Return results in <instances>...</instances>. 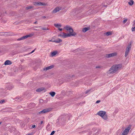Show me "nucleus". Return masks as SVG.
Segmentation results:
<instances>
[{
	"label": "nucleus",
	"mask_w": 135,
	"mask_h": 135,
	"mask_svg": "<svg viewBox=\"0 0 135 135\" xmlns=\"http://www.w3.org/2000/svg\"><path fill=\"white\" fill-rule=\"evenodd\" d=\"M122 67V64H118L112 66L108 71V74H113L115 73L119 69Z\"/></svg>",
	"instance_id": "nucleus-1"
},
{
	"label": "nucleus",
	"mask_w": 135,
	"mask_h": 135,
	"mask_svg": "<svg viewBox=\"0 0 135 135\" xmlns=\"http://www.w3.org/2000/svg\"><path fill=\"white\" fill-rule=\"evenodd\" d=\"M97 114L100 116L104 120H106L107 119V115L106 114L105 111H100Z\"/></svg>",
	"instance_id": "nucleus-2"
},
{
	"label": "nucleus",
	"mask_w": 135,
	"mask_h": 135,
	"mask_svg": "<svg viewBox=\"0 0 135 135\" xmlns=\"http://www.w3.org/2000/svg\"><path fill=\"white\" fill-rule=\"evenodd\" d=\"M52 110V108H49L43 109L42 111L39 112V114H43L49 112Z\"/></svg>",
	"instance_id": "nucleus-3"
},
{
	"label": "nucleus",
	"mask_w": 135,
	"mask_h": 135,
	"mask_svg": "<svg viewBox=\"0 0 135 135\" xmlns=\"http://www.w3.org/2000/svg\"><path fill=\"white\" fill-rule=\"evenodd\" d=\"M131 48V44H129L127 48H126V49L125 51V57H126L128 55L129 52V50Z\"/></svg>",
	"instance_id": "nucleus-4"
},
{
	"label": "nucleus",
	"mask_w": 135,
	"mask_h": 135,
	"mask_svg": "<svg viewBox=\"0 0 135 135\" xmlns=\"http://www.w3.org/2000/svg\"><path fill=\"white\" fill-rule=\"evenodd\" d=\"M32 36L31 35H26L23 36L20 38H18L17 39V41H21L27 38L28 37H31Z\"/></svg>",
	"instance_id": "nucleus-5"
},
{
	"label": "nucleus",
	"mask_w": 135,
	"mask_h": 135,
	"mask_svg": "<svg viewBox=\"0 0 135 135\" xmlns=\"http://www.w3.org/2000/svg\"><path fill=\"white\" fill-rule=\"evenodd\" d=\"M117 53L116 52H114L113 53L106 54V56L108 58L115 56L117 55Z\"/></svg>",
	"instance_id": "nucleus-6"
},
{
	"label": "nucleus",
	"mask_w": 135,
	"mask_h": 135,
	"mask_svg": "<svg viewBox=\"0 0 135 135\" xmlns=\"http://www.w3.org/2000/svg\"><path fill=\"white\" fill-rule=\"evenodd\" d=\"M34 4L36 6H45V3L40 2H34Z\"/></svg>",
	"instance_id": "nucleus-7"
},
{
	"label": "nucleus",
	"mask_w": 135,
	"mask_h": 135,
	"mask_svg": "<svg viewBox=\"0 0 135 135\" xmlns=\"http://www.w3.org/2000/svg\"><path fill=\"white\" fill-rule=\"evenodd\" d=\"M69 33H67V37H70L71 36H75L76 35V33L75 32H69Z\"/></svg>",
	"instance_id": "nucleus-8"
},
{
	"label": "nucleus",
	"mask_w": 135,
	"mask_h": 135,
	"mask_svg": "<svg viewBox=\"0 0 135 135\" xmlns=\"http://www.w3.org/2000/svg\"><path fill=\"white\" fill-rule=\"evenodd\" d=\"M65 29L69 31V32H73V30L71 27L69 26H66Z\"/></svg>",
	"instance_id": "nucleus-9"
},
{
	"label": "nucleus",
	"mask_w": 135,
	"mask_h": 135,
	"mask_svg": "<svg viewBox=\"0 0 135 135\" xmlns=\"http://www.w3.org/2000/svg\"><path fill=\"white\" fill-rule=\"evenodd\" d=\"M45 90L44 91H46L45 88L43 87H41L36 89V91L37 92H40L42 91Z\"/></svg>",
	"instance_id": "nucleus-10"
},
{
	"label": "nucleus",
	"mask_w": 135,
	"mask_h": 135,
	"mask_svg": "<svg viewBox=\"0 0 135 135\" xmlns=\"http://www.w3.org/2000/svg\"><path fill=\"white\" fill-rule=\"evenodd\" d=\"M60 10V9L58 7H56L52 11V13H55L59 11Z\"/></svg>",
	"instance_id": "nucleus-11"
},
{
	"label": "nucleus",
	"mask_w": 135,
	"mask_h": 135,
	"mask_svg": "<svg viewBox=\"0 0 135 135\" xmlns=\"http://www.w3.org/2000/svg\"><path fill=\"white\" fill-rule=\"evenodd\" d=\"M54 65H51L50 66L47 67L44 69V70L46 71L50 69L54 68Z\"/></svg>",
	"instance_id": "nucleus-12"
},
{
	"label": "nucleus",
	"mask_w": 135,
	"mask_h": 135,
	"mask_svg": "<svg viewBox=\"0 0 135 135\" xmlns=\"http://www.w3.org/2000/svg\"><path fill=\"white\" fill-rule=\"evenodd\" d=\"M12 62L9 60H7L4 63V64L5 65H9L11 64Z\"/></svg>",
	"instance_id": "nucleus-13"
},
{
	"label": "nucleus",
	"mask_w": 135,
	"mask_h": 135,
	"mask_svg": "<svg viewBox=\"0 0 135 135\" xmlns=\"http://www.w3.org/2000/svg\"><path fill=\"white\" fill-rule=\"evenodd\" d=\"M89 29L90 28L89 27H85L82 30V31L83 32H85L89 30Z\"/></svg>",
	"instance_id": "nucleus-14"
},
{
	"label": "nucleus",
	"mask_w": 135,
	"mask_h": 135,
	"mask_svg": "<svg viewBox=\"0 0 135 135\" xmlns=\"http://www.w3.org/2000/svg\"><path fill=\"white\" fill-rule=\"evenodd\" d=\"M13 86L12 85H9L6 88V90H10L13 89Z\"/></svg>",
	"instance_id": "nucleus-15"
},
{
	"label": "nucleus",
	"mask_w": 135,
	"mask_h": 135,
	"mask_svg": "<svg viewBox=\"0 0 135 135\" xmlns=\"http://www.w3.org/2000/svg\"><path fill=\"white\" fill-rule=\"evenodd\" d=\"M59 119L60 120H62L63 121H65V119H64V115H62L61 116H60L59 117Z\"/></svg>",
	"instance_id": "nucleus-16"
},
{
	"label": "nucleus",
	"mask_w": 135,
	"mask_h": 135,
	"mask_svg": "<svg viewBox=\"0 0 135 135\" xmlns=\"http://www.w3.org/2000/svg\"><path fill=\"white\" fill-rule=\"evenodd\" d=\"M54 26L55 27L57 28H59L61 27V25L59 23L54 24Z\"/></svg>",
	"instance_id": "nucleus-17"
},
{
	"label": "nucleus",
	"mask_w": 135,
	"mask_h": 135,
	"mask_svg": "<svg viewBox=\"0 0 135 135\" xmlns=\"http://www.w3.org/2000/svg\"><path fill=\"white\" fill-rule=\"evenodd\" d=\"M62 40L61 39L58 38L57 40H56L55 41V42L56 43H60L62 42Z\"/></svg>",
	"instance_id": "nucleus-18"
},
{
	"label": "nucleus",
	"mask_w": 135,
	"mask_h": 135,
	"mask_svg": "<svg viewBox=\"0 0 135 135\" xmlns=\"http://www.w3.org/2000/svg\"><path fill=\"white\" fill-rule=\"evenodd\" d=\"M55 92H51L49 94L52 97H54L55 94Z\"/></svg>",
	"instance_id": "nucleus-19"
},
{
	"label": "nucleus",
	"mask_w": 135,
	"mask_h": 135,
	"mask_svg": "<svg viewBox=\"0 0 135 135\" xmlns=\"http://www.w3.org/2000/svg\"><path fill=\"white\" fill-rule=\"evenodd\" d=\"M29 106L31 107H33L35 106V104L33 103H31L29 104Z\"/></svg>",
	"instance_id": "nucleus-20"
},
{
	"label": "nucleus",
	"mask_w": 135,
	"mask_h": 135,
	"mask_svg": "<svg viewBox=\"0 0 135 135\" xmlns=\"http://www.w3.org/2000/svg\"><path fill=\"white\" fill-rule=\"evenodd\" d=\"M57 52L54 51L51 52V55L52 56H54L57 53Z\"/></svg>",
	"instance_id": "nucleus-21"
},
{
	"label": "nucleus",
	"mask_w": 135,
	"mask_h": 135,
	"mask_svg": "<svg viewBox=\"0 0 135 135\" xmlns=\"http://www.w3.org/2000/svg\"><path fill=\"white\" fill-rule=\"evenodd\" d=\"M134 3V1L133 0H131V1L128 2V4L130 6H131L133 5Z\"/></svg>",
	"instance_id": "nucleus-22"
},
{
	"label": "nucleus",
	"mask_w": 135,
	"mask_h": 135,
	"mask_svg": "<svg viewBox=\"0 0 135 135\" xmlns=\"http://www.w3.org/2000/svg\"><path fill=\"white\" fill-rule=\"evenodd\" d=\"M62 37L63 38H65L67 37V33H65L64 32H62Z\"/></svg>",
	"instance_id": "nucleus-23"
},
{
	"label": "nucleus",
	"mask_w": 135,
	"mask_h": 135,
	"mask_svg": "<svg viewBox=\"0 0 135 135\" xmlns=\"http://www.w3.org/2000/svg\"><path fill=\"white\" fill-rule=\"evenodd\" d=\"M131 129V126H129L128 127L126 128L125 130L126 131H127L129 132L130 129Z\"/></svg>",
	"instance_id": "nucleus-24"
},
{
	"label": "nucleus",
	"mask_w": 135,
	"mask_h": 135,
	"mask_svg": "<svg viewBox=\"0 0 135 135\" xmlns=\"http://www.w3.org/2000/svg\"><path fill=\"white\" fill-rule=\"evenodd\" d=\"M105 35L107 36L110 35L112 34V32H108L105 33Z\"/></svg>",
	"instance_id": "nucleus-25"
},
{
	"label": "nucleus",
	"mask_w": 135,
	"mask_h": 135,
	"mask_svg": "<svg viewBox=\"0 0 135 135\" xmlns=\"http://www.w3.org/2000/svg\"><path fill=\"white\" fill-rule=\"evenodd\" d=\"M33 8V7L31 6H30L28 7H27L26 8V9L27 10H28L30 9H31L32 8Z\"/></svg>",
	"instance_id": "nucleus-26"
},
{
	"label": "nucleus",
	"mask_w": 135,
	"mask_h": 135,
	"mask_svg": "<svg viewBox=\"0 0 135 135\" xmlns=\"http://www.w3.org/2000/svg\"><path fill=\"white\" fill-rule=\"evenodd\" d=\"M21 99H21V98H20L19 97H17L15 98L16 100H18V102L21 101Z\"/></svg>",
	"instance_id": "nucleus-27"
},
{
	"label": "nucleus",
	"mask_w": 135,
	"mask_h": 135,
	"mask_svg": "<svg viewBox=\"0 0 135 135\" xmlns=\"http://www.w3.org/2000/svg\"><path fill=\"white\" fill-rule=\"evenodd\" d=\"M129 132L127 131H126L125 130H124L122 133H123V134L124 135H127L128 133Z\"/></svg>",
	"instance_id": "nucleus-28"
},
{
	"label": "nucleus",
	"mask_w": 135,
	"mask_h": 135,
	"mask_svg": "<svg viewBox=\"0 0 135 135\" xmlns=\"http://www.w3.org/2000/svg\"><path fill=\"white\" fill-rule=\"evenodd\" d=\"M55 40H54V38L53 37H52L51 40H49L48 42H55Z\"/></svg>",
	"instance_id": "nucleus-29"
},
{
	"label": "nucleus",
	"mask_w": 135,
	"mask_h": 135,
	"mask_svg": "<svg viewBox=\"0 0 135 135\" xmlns=\"http://www.w3.org/2000/svg\"><path fill=\"white\" fill-rule=\"evenodd\" d=\"M42 127H43V126H42L41 125H40L39 126H38L37 127V128L39 130H40L41 128H42Z\"/></svg>",
	"instance_id": "nucleus-30"
},
{
	"label": "nucleus",
	"mask_w": 135,
	"mask_h": 135,
	"mask_svg": "<svg viewBox=\"0 0 135 135\" xmlns=\"http://www.w3.org/2000/svg\"><path fill=\"white\" fill-rule=\"evenodd\" d=\"M41 29L43 30H49V29L48 28H42Z\"/></svg>",
	"instance_id": "nucleus-31"
},
{
	"label": "nucleus",
	"mask_w": 135,
	"mask_h": 135,
	"mask_svg": "<svg viewBox=\"0 0 135 135\" xmlns=\"http://www.w3.org/2000/svg\"><path fill=\"white\" fill-rule=\"evenodd\" d=\"M127 20V19H125L124 20H123V23L124 24L126 22Z\"/></svg>",
	"instance_id": "nucleus-32"
},
{
	"label": "nucleus",
	"mask_w": 135,
	"mask_h": 135,
	"mask_svg": "<svg viewBox=\"0 0 135 135\" xmlns=\"http://www.w3.org/2000/svg\"><path fill=\"white\" fill-rule=\"evenodd\" d=\"M7 33V32H0V33H1V34L0 35H4L3 34V33Z\"/></svg>",
	"instance_id": "nucleus-33"
},
{
	"label": "nucleus",
	"mask_w": 135,
	"mask_h": 135,
	"mask_svg": "<svg viewBox=\"0 0 135 135\" xmlns=\"http://www.w3.org/2000/svg\"><path fill=\"white\" fill-rule=\"evenodd\" d=\"M36 127V126L35 125H32L31 126V128H35Z\"/></svg>",
	"instance_id": "nucleus-34"
},
{
	"label": "nucleus",
	"mask_w": 135,
	"mask_h": 135,
	"mask_svg": "<svg viewBox=\"0 0 135 135\" xmlns=\"http://www.w3.org/2000/svg\"><path fill=\"white\" fill-rule=\"evenodd\" d=\"M91 90V89L87 90L85 92V94H86L88 93Z\"/></svg>",
	"instance_id": "nucleus-35"
},
{
	"label": "nucleus",
	"mask_w": 135,
	"mask_h": 135,
	"mask_svg": "<svg viewBox=\"0 0 135 135\" xmlns=\"http://www.w3.org/2000/svg\"><path fill=\"white\" fill-rule=\"evenodd\" d=\"M39 102L40 103H42L43 102V100L42 99H40L39 100Z\"/></svg>",
	"instance_id": "nucleus-36"
},
{
	"label": "nucleus",
	"mask_w": 135,
	"mask_h": 135,
	"mask_svg": "<svg viewBox=\"0 0 135 135\" xmlns=\"http://www.w3.org/2000/svg\"><path fill=\"white\" fill-rule=\"evenodd\" d=\"M55 131H52L50 135H53L55 133Z\"/></svg>",
	"instance_id": "nucleus-37"
},
{
	"label": "nucleus",
	"mask_w": 135,
	"mask_h": 135,
	"mask_svg": "<svg viewBox=\"0 0 135 135\" xmlns=\"http://www.w3.org/2000/svg\"><path fill=\"white\" fill-rule=\"evenodd\" d=\"M132 31H135V27H132Z\"/></svg>",
	"instance_id": "nucleus-38"
},
{
	"label": "nucleus",
	"mask_w": 135,
	"mask_h": 135,
	"mask_svg": "<svg viewBox=\"0 0 135 135\" xmlns=\"http://www.w3.org/2000/svg\"><path fill=\"white\" fill-rule=\"evenodd\" d=\"M5 102V101L4 100H2L0 101V103H4Z\"/></svg>",
	"instance_id": "nucleus-39"
},
{
	"label": "nucleus",
	"mask_w": 135,
	"mask_h": 135,
	"mask_svg": "<svg viewBox=\"0 0 135 135\" xmlns=\"http://www.w3.org/2000/svg\"><path fill=\"white\" fill-rule=\"evenodd\" d=\"M100 100H97L96 102V103H99L100 102Z\"/></svg>",
	"instance_id": "nucleus-40"
},
{
	"label": "nucleus",
	"mask_w": 135,
	"mask_h": 135,
	"mask_svg": "<svg viewBox=\"0 0 135 135\" xmlns=\"http://www.w3.org/2000/svg\"><path fill=\"white\" fill-rule=\"evenodd\" d=\"M50 126V124H48V125L47 126L46 128H47L48 127Z\"/></svg>",
	"instance_id": "nucleus-41"
},
{
	"label": "nucleus",
	"mask_w": 135,
	"mask_h": 135,
	"mask_svg": "<svg viewBox=\"0 0 135 135\" xmlns=\"http://www.w3.org/2000/svg\"><path fill=\"white\" fill-rule=\"evenodd\" d=\"M62 35L61 34H60L59 35H58V37L61 36L62 37Z\"/></svg>",
	"instance_id": "nucleus-42"
},
{
	"label": "nucleus",
	"mask_w": 135,
	"mask_h": 135,
	"mask_svg": "<svg viewBox=\"0 0 135 135\" xmlns=\"http://www.w3.org/2000/svg\"><path fill=\"white\" fill-rule=\"evenodd\" d=\"M35 49L34 50H33L31 52H30V54H32V53H33L35 51Z\"/></svg>",
	"instance_id": "nucleus-43"
},
{
	"label": "nucleus",
	"mask_w": 135,
	"mask_h": 135,
	"mask_svg": "<svg viewBox=\"0 0 135 135\" xmlns=\"http://www.w3.org/2000/svg\"><path fill=\"white\" fill-rule=\"evenodd\" d=\"M101 68V67L100 66H96V68Z\"/></svg>",
	"instance_id": "nucleus-44"
},
{
	"label": "nucleus",
	"mask_w": 135,
	"mask_h": 135,
	"mask_svg": "<svg viewBox=\"0 0 135 135\" xmlns=\"http://www.w3.org/2000/svg\"><path fill=\"white\" fill-rule=\"evenodd\" d=\"M58 29L59 31H61L62 30V28H59Z\"/></svg>",
	"instance_id": "nucleus-45"
},
{
	"label": "nucleus",
	"mask_w": 135,
	"mask_h": 135,
	"mask_svg": "<svg viewBox=\"0 0 135 135\" xmlns=\"http://www.w3.org/2000/svg\"><path fill=\"white\" fill-rule=\"evenodd\" d=\"M34 30L36 31H39V30L37 29H34Z\"/></svg>",
	"instance_id": "nucleus-46"
},
{
	"label": "nucleus",
	"mask_w": 135,
	"mask_h": 135,
	"mask_svg": "<svg viewBox=\"0 0 135 135\" xmlns=\"http://www.w3.org/2000/svg\"><path fill=\"white\" fill-rule=\"evenodd\" d=\"M46 18V17L45 16H43L42 17V18Z\"/></svg>",
	"instance_id": "nucleus-47"
},
{
	"label": "nucleus",
	"mask_w": 135,
	"mask_h": 135,
	"mask_svg": "<svg viewBox=\"0 0 135 135\" xmlns=\"http://www.w3.org/2000/svg\"><path fill=\"white\" fill-rule=\"evenodd\" d=\"M43 123V122L42 121H41V122L40 124H42Z\"/></svg>",
	"instance_id": "nucleus-48"
},
{
	"label": "nucleus",
	"mask_w": 135,
	"mask_h": 135,
	"mask_svg": "<svg viewBox=\"0 0 135 135\" xmlns=\"http://www.w3.org/2000/svg\"><path fill=\"white\" fill-rule=\"evenodd\" d=\"M37 23V21H36L35 22H34V23H35V24H36Z\"/></svg>",
	"instance_id": "nucleus-49"
},
{
	"label": "nucleus",
	"mask_w": 135,
	"mask_h": 135,
	"mask_svg": "<svg viewBox=\"0 0 135 135\" xmlns=\"http://www.w3.org/2000/svg\"><path fill=\"white\" fill-rule=\"evenodd\" d=\"M135 25V23H134V24H133V25Z\"/></svg>",
	"instance_id": "nucleus-50"
},
{
	"label": "nucleus",
	"mask_w": 135,
	"mask_h": 135,
	"mask_svg": "<svg viewBox=\"0 0 135 135\" xmlns=\"http://www.w3.org/2000/svg\"><path fill=\"white\" fill-rule=\"evenodd\" d=\"M2 123L1 122H0V125Z\"/></svg>",
	"instance_id": "nucleus-51"
},
{
	"label": "nucleus",
	"mask_w": 135,
	"mask_h": 135,
	"mask_svg": "<svg viewBox=\"0 0 135 135\" xmlns=\"http://www.w3.org/2000/svg\"><path fill=\"white\" fill-rule=\"evenodd\" d=\"M35 27V28H37L38 27H36H36Z\"/></svg>",
	"instance_id": "nucleus-52"
},
{
	"label": "nucleus",
	"mask_w": 135,
	"mask_h": 135,
	"mask_svg": "<svg viewBox=\"0 0 135 135\" xmlns=\"http://www.w3.org/2000/svg\"><path fill=\"white\" fill-rule=\"evenodd\" d=\"M73 76H74V75H72V77H73Z\"/></svg>",
	"instance_id": "nucleus-53"
},
{
	"label": "nucleus",
	"mask_w": 135,
	"mask_h": 135,
	"mask_svg": "<svg viewBox=\"0 0 135 135\" xmlns=\"http://www.w3.org/2000/svg\"><path fill=\"white\" fill-rule=\"evenodd\" d=\"M41 27V26H39L38 27Z\"/></svg>",
	"instance_id": "nucleus-54"
},
{
	"label": "nucleus",
	"mask_w": 135,
	"mask_h": 135,
	"mask_svg": "<svg viewBox=\"0 0 135 135\" xmlns=\"http://www.w3.org/2000/svg\"><path fill=\"white\" fill-rule=\"evenodd\" d=\"M30 135V134H28V135Z\"/></svg>",
	"instance_id": "nucleus-55"
}]
</instances>
